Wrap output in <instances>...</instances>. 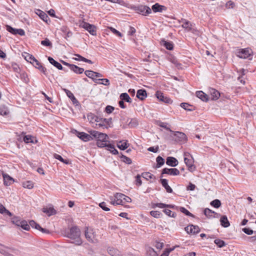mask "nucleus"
Instances as JSON below:
<instances>
[{"label": "nucleus", "mask_w": 256, "mask_h": 256, "mask_svg": "<svg viewBox=\"0 0 256 256\" xmlns=\"http://www.w3.org/2000/svg\"><path fill=\"white\" fill-rule=\"evenodd\" d=\"M65 236L68 238L73 240L72 242L80 246L82 244V240L80 238V231L77 226H74L66 232Z\"/></svg>", "instance_id": "nucleus-1"}, {"label": "nucleus", "mask_w": 256, "mask_h": 256, "mask_svg": "<svg viewBox=\"0 0 256 256\" xmlns=\"http://www.w3.org/2000/svg\"><path fill=\"white\" fill-rule=\"evenodd\" d=\"M184 161L188 167V170L189 171L192 172L195 170V166L194 165V158L188 152H184Z\"/></svg>", "instance_id": "nucleus-2"}, {"label": "nucleus", "mask_w": 256, "mask_h": 256, "mask_svg": "<svg viewBox=\"0 0 256 256\" xmlns=\"http://www.w3.org/2000/svg\"><path fill=\"white\" fill-rule=\"evenodd\" d=\"M84 234L86 238L89 242L92 243L98 242L96 235L92 228L86 227L85 230Z\"/></svg>", "instance_id": "nucleus-3"}, {"label": "nucleus", "mask_w": 256, "mask_h": 256, "mask_svg": "<svg viewBox=\"0 0 256 256\" xmlns=\"http://www.w3.org/2000/svg\"><path fill=\"white\" fill-rule=\"evenodd\" d=\"M79 26L84 28L88 32L92 35H96V27L94 25L90 24L88 22H85L84 20L80 21Z\"/></svg>", "instance_id": "nucleus-4"}, {"label": "nucleus", "mask_w": 256, "mask_h": 256, "mask_svg": "<svg viewBox=\"0 0 256 256\" xmlns=\"http://www.w3.org/2000/svg\"><path fill=\"white\" fill-rule=\"evenodd\" d=\"M252 50L249 48H241L237 52L236 56L240 58H247L251 56Z\"/></svg>", "instance_id": "nucleus-5"}, {"label": "nucleus", "mask_w": 256, "mask_h": 256, "mask_svg": "<svg viewBox=\"0 0 256 256\" xmlns=\"http://www.w3.org/2000/svg\"><path fill=\"white\" fill-rule=\"evenodd\" d=\"M112 124V118H100L98 124H96V126L99 128H108V127L110 126V124Z\"/></svg>", "instance_id": "nucleus-6"}, {"label": "nucleus", "mask_w": 256, "mask_h": 256, "mask_svg": "<svg viewBox=\"0 0 256 256\" xmlns=\"http://www.w3.org/2000/svg\"><path fill=\"white\" fill-rule=\"evenodd\" d=\"M180 174L179 170L176 168H164L162 170L161 177H162V175L164 174L176 176L179 175Z\"/></svg>", "instance_id": "nucleus-7"}, {"label": "nucleus", "mask_w": 256, "mask_h": 256, "mask_svg": "<svg viewBox=\"0 0 256 256\" xmlns=\"http://www.w3.org/2000/svg\"><path fill=\"white\" fill-rule=\"evenodd\" d=\"M174 138L176 142L180 143H184L186 141V136L182 132H175Z\"/></svg>", "instance_id": "nucleus-8"}, {"label": "nucleus", "mask_w": 256, "mask_h": 256, "mask_svg": "<svg viewBox=\"0 0 256 256\" xmlns=\"http://www.w3.org/2000/svg\"><path fill=\"white\" fill-rule=\"evenodd\" d=\"M156 96L160 101L164 102L166 104H172V100L168 97L166 96L164 94L160 91H157L156 92Z\"/></svg>", "instance_id": "nucleus-9"}, {"label": "nucleus", "mask_w": 256, "mask_h": 256, "mask_svg": "<svg viewBox=\"0 0 256 256\" xmlns=\"http://www.w3.org/2000/svg\"><path fill=\"white\" fill-rule=\"evenodd\" d=\"M114 198H118V200L120 201V205H123L125 202H132L130 198L122 193H116L114 194Z\"/></svg>", "instance_id": "nucleus-10"}, {"label": "nucleus", "mask_w": 256, "mask_h": 256, "mask_svg": "<svg viewBox=\"0 0 256 256\" xmlns=\"http://www.w3.org/2000/svg\"><path fill=\"white\" fill-rule=\"evenodd\" d=\"M181 21L183 22L182 26L186 31L194 32L196 30L193 27V24L188 20L186 19H182Z\"/></svg>", "instance_id": "nucleus-11"}, {"label": "nucleus", "mask_w": 256, "mask_h": 256, "mask_svg": "<svg viewBox=\"0 0 256 256\" xmlns=\"http://www.w3.org/2000/svg\"><path fill=\"white\" fill-rule=\"evenodd\" d=\"M8 252H13L15 254H18V250L12 248H9L4 245L0 244V253L6 256Z\"/></svg>", "instance_id": "nucleus-12"}, {"label": "nucleus", "mask_w": 256, "mask_h": 256, "mask_svg": "<svg viewBox=\"0 0 256 256\" xmlns=\"http://www.w3.org/2000/svg\"><path fill=\"white\" fill-rule=\"evenodd\" d=\"M76 132L77 133V136L80 140L84 142H88L93 140L92 136L84 132H78L76 130Z\"/></svg>", "instance_id": "nucleus-13"}, {"label": "nucleus", "mask_w": 256, "mask_h": 256, "mask_svg": "<svg viewBox=\"0 0 256 256\" xmlns=\"http://www.w3.org/2000/svg\"><path fill=\"white\" fill-rule=\"evenodd\" d=\"M185 230L188 234H198L200 232V229L198 226L190 225L185 228Z\"/></svg>", "instance_id": "nucleus-14"}, {"label": "nucleus", "mask_w": 256, "mask_h": 256, "mask_svg": "<svg viewBox=\"0 0 256 256\" xmlns=\"http://www.w3.org/2000/svg\"><path fill=\"white\" fill-rule=\"evenodd\" d=\"M138 12L144 16H146L151 13L152 10L148 6H142L138 8Z\"/></svg>", "instance_id": "nucleus-15"}, {"label": "nucleus", "mask_w": 256, "mask_h": 256, "mask_svg": "<svg viewBox=\"0 0 256 256\" xmlns=\"http://www.w3.org/2000/svg\"><path fill=\"white\" fill-rule=\"evenodd\" d=\"M166 164L172 167H174L178 165V162L177 159L174 157L168 156L166 160Z\"/></svg>", "instance_id": "nucleus-16"}, {"label": "nucleus", "mask_w": 256, "mask_h": 256, "mask_svg": "<svg viewBox=\"0 0 256 256\" xmlns=\"http://www.w3.org/2000/svg\"><path fill=\"white\" fill-rule=\"evenodd\" d=\"M2 177L4 184L6 186H10L14 181V179L10 176L8 174L3 173Z\"/></svg>", "instance_id": "nucleus-17"}, {"label": "nucleus", "mask_w": 256, "mask_h": 256, "mask_svg": "<svg viewBox=\"0 0 256 256\" xmlns=\"http://www.w3.org/2000/svg\"><path fill=\"white\" fill-rule=\"evenodd\" d=\"M34 66L38 69L40 72H42L44 74L46 75V68L43 66L42 64L37 60H34V62L32 64Z\"/></svg>", "instance_id": "nucleus-18"}, {"label": "nucleus", "mask_w": 256, "mask_h": 256, "mask_svg": "<svg viewBox=\"0 0 256 256\" xmlns=\"http://www.w3.org/2000/svg\"><path fill=\"white\" fill-rule=\"evenodd\" d=\"M64 91H65L67 96L71 100L73 104H75L76 106L78 105L79 102L77 100V99L75 98L74 94L70 90H68L65 89Z\"/></svg>", "instance_id": "nucleus-19"}, {"label": "nucleus", "mask_w": 256, "mask_h": 256, "mask_svg": "<svg viewBox=\"0 0 256 256\" xmlns=\"http://www.w3.org/2000/svg\"><path fill=\"white\" fill-rule=\"evenodd\" d=\"M160 182L162 186L166 189L167 192L172 193V189L168 184V180L166 179H161Z\"/></svg>", "instance_id": "nucleus-20"}, {"label": "nucleus", "mask_w": 256, "mask_h": 256, "mask_svg": "<svg viewBox=\"0 0 256 256\" xmlns=\"http://www.w3.org/2000/svg\"><path fill=\"white\" fill-rule=\"evenodd\" d=\"M87 117L88 120L90 121V123H96V124H98V121H99L100 118V117L97 116L92 113L88 114Z\"/></svg>", "instance_id": "nucleus-21"}, {"label": "nucleus", "mask_w": 256, "mask_h": 256, "mask_svg": "<svg viewBox=\"0 0 256 256\" xmlns=\"http://www.w3.org/2000/svg\"><path fill=\"white\" fill-rule=\"evenodd\" d=\"M147 96L146 92L145 90L140 89L137 91L136 97L140 100H144Z\"/></svg>", "instance_id": "nucleus-22"}, {"label": "nucleus", "mask_w": 256, "mask_h": 256, "mask_svg": "<svg viewBox=\"0 0 256 256\" xmlns=\"http://www.w3.org/2000/svg\"><path fill=\"white\" fill-rule=\"evenodd\" d=\"M48 60L49 62L53 65L56 68L59 70H63V67L62 64L58 62L49 56L48 58Z\"/></svg>", "instance_id": "nucleus-23"}, {"label": "nucleus", "mask_w": 256, "mask_h": 256, "mask_svg": "<svg viewBox=\"0 0 256 256\" xmlns=\"http://www.w3.org/2000/svg\"><path fill=\"white\" fill-rule=\"evenodd\" d=\"M129 146L130 144L128 143V142L126 140L120 141L117 144V146L122 150H126Z\"/></svg>", "instance_id": "nucleus-24"}, {"label": "nucleus", "mask_w": 256, "mask_h": 256, "mask_svg": "<svg viewBox=\"0 0 256 256\" xmlns=\"http://www.w3.org/2000/svg\"><path fill=\"white\" fill-rule=\"evenodd\" d=\"M108 252L111 256H122L118 250L112 247L108 248Z\"/></svg>", "instance_id": "nucleus-25"}, {"label": "nucleus", "mask_w": 256, "mask_h": 256, "mask_svg": "<svg viewBox=\"0 0 256 256\" xmlns=\"http://www.w3.org/2000/svg\"><path fill=\"white\" fill-rule=\"evenodd\" d=\"M128 122V126L130 128H134L136 127L138 124V120L136 118H129L127 120Z\"/></svg>", "instance_id": "nucleus-26"}, {"label": "nucleus", "mask_w": 256, "mask_h": 256, "mask_svg": "<svg viewBox=\"0 0 256 256\" xmlns=\"http://www.w3.org/2000/svg\"><path fill=\"white\" fill-rule=\"evenodd\" d=\"M24 141L26 143L36 144L37 142V140H36V138L34 136H32L31 135L25 136L24 138Z\"/></svg>", "instance_id": "nucleus-27"}, {"label": "nucleus", "mask_w": 256, "mask_h": 256, "mask_svg": "<svg viewBox=\"0 0 256 256\" xmlns=\"http://www.w3.org/2000/svg\"><path fill=\"white\" fill-rule=\"evenodd\" d=\"M220 224L224 228H228L230 226V222L226 216H222L220 219Z\"/></svg>", "instance_id": "nucleus-28"}, {"label": "nucleus", "mask_w": 256, "mask_h": 256, "mask_svg": "<svg viewBox=\"0 0 256 256\" xmlns=\"http://www.w3.org/2000/svg\"><path fill=\"white\" fill-rule=\"evenodd\" d=\"M214 213H215V212L208 208H206L204 210V214L208 218H214V216H215Z\"/></svg>", "instance_id": "nucleus-29"}, {"label": "nucleus", "mask_w": 256, "mask_h": 256, "mask_svg": "<svg viewBox=\"0 0 256 256\" xmlns=\"http://www.w3.org/2000/svg\"><path fill=\"white\" fill-rule=\"evenodd\" d=\"M196 96L204 102H206L208 100V96L202 91L196 92Z\"/></svg>", "instance_id": "nucleus-30"}, {"label": "nucleus", "mask_w": 256, "mask_h": 256, "mask_svg": "<svg viewBox=\"0 0 256 256\" xmlns=\"http://www.w3.org/2000/svg\"><path fill=\"white\" fill-rule=\"evenodd\" d=\"M36 14L40 16V18L43 20L44 22H47L48 20V16L44 12L41 10H38Z\"/></svg>", "instance_id": "nucleus-31"}, {"label": "nucleus", "mask_w": 256, "mask_h": 256, "mask_svg": "<svg viewBox=\"0 0 256 256\" xmlns=\"http://www.w3.org/2000/svg\"><path fill=\"white\" fill-rule=\"evenodd\" d=\"M164 6L162 5H160L156 3L152 6V9L154 12H162L164 9Z\"/></svg>", "instance_id": "nucleus-32"}, {"label": "nucleus", "mask_w": 256, "mask_h": 256, "mask_svg": "<svg viewBox=\"0 0 256 256\" xmlns=\"http://www.w3.org/2000/svg\"><path fill=\"white\" fill-rule=\"evenodd\" d=\"M85 74L89 78H92L94 82L98 83V80L94 78L95 72L92 70H86L84 72Z\"/></svg>", "instance_id": "nucleus-33"}, {"label": "nucleus", "mask_w": 256, "mask_h": 256, "mask_svg": "<svg viewBox=\"0 0 256 256\" xmlns=\"http://www.w3.org/2000/svg\"><path fill=\"white\" fill-rule=\"evenodd\" d=\"M70 70L77 74H82L84 72V69L83 68H80L74 64H73V66H72Z\"/></svg>", "instance_id": "nucleus-34"}, {"label": "nucleus", "mask_w": 256, "mask_h": 256, "mask_svg": "<svg viewBox=\"0 0 256 256\" xmlns=\"http://www.w3.org/2000/svg\"><path fill=\"white\" fill-rule=\"evenodd\" d=\"M42 211L49 216L56 214V210L52 207L44 208Z\"/></svg>", "instance_id": "nucleus-35"}, {"label": "nucleus", "mask_w": 256, "mask_h": 256, "mask_svg": "<svg viewBox=\"0 0 256 256\" xmlns=\"http://www.w3.org/2000/svg\"><path fill=\"white\" fill-rule=\"evenodd\" d=\"M210 92L213 100H216L220 96V93L219 92L214 88H212L210 90Z\"/></svg>", "instance_id": "nucleus-36"}, {"label": "nucleus", "mask_w": 256, "mask_h": 256, "mask_svg": "<svg viewBox=\"0 0 256 256\" xmlns=\"http://www.w3.org/2000/svg\"><path fill=\"white\" fill-rule=\"evenodd\" d=\"M0 213L5 216H11L12 214L1 204H0Z\"/></svg>", "instance_id": "nucleus-37"}, {"label": "nucleus", "mask_w": 256, "mask_h": 256, "mask_svg": "<svg viewBox=\"0 0 256 256\" xmlns=\"http://www.w3.org/2000/svg\"><path fill=\"white\" fill-rule=\"evenodd\" d=\"M120 97V99L124 101H125L129 103H131L132 102L131 98L130 97L128 94L126 92L121 94Z\"/></svg>", "instance_id": "nucleus-38"}, {"label": "nucleus", "mask_w": 256, "mask_h": 256, "mask_svg": "<svg viewBox=\"0 0 256 256\" xmlns=\"http://www.w3.org/2000/svg\"><path fill=\"white\" fill-rule=\"evenodd\" d=\"M142 176L146 180H149L150 179H153L154 180L156 179L155 176L149 172H142Z\"/></svg>", "instance_id": "nucleus-39"}, {"label": "nucleus", "mask_w": 256, "mask_h": 256, "mask_svg": "<svg viewBox=\"0 0 256 256\" xmlns=\"http://www.w3.org/2000/svg\"><path fill=\"white\" fill-rule=\"evenodd\" d=\"M106 149L108 150H109L113 154H118V153L117 150L115 148L114 146L110 144H108Z\"/></svg>", "instance_id": "nucleus-40"}, {"label": "nucleus", "mask_w": 256, "mask_h": 256, "mask_svg": "<svg viewBox=\"0 0 256 256\" xmlns=\"http://www.w3.org/2000/svg\"><path fill=\"white\" fill-rule=\"evenodd\" d=\"M156 207H158L160 208H173V206L170 204H166L163 203H156L152 205V208H155Z\"/></svg>", "instance_id": "nucleus-41"}, {"label": "nucleus", "mask_w": 256, "mask_h": 256, "mask_svg": "<svg viewBox=\"0 0 256 256\" xmlns=\"http://www.w3.org/2000/svg\"><path fill=\"white\" fill-rule=\"evenodd\" d=\"M156 166L157 168H159L164 165V160L160 156H158L156 158Z\"/></svg>", "instance_id": "nucleus-42"}, {"label": "nucleus", "mask_w": 256, "mask_h": 256, "mask_svg": "<svg viewBox=\"0 0 256 256\" xmlns=\"http://www.w3.org/2000/svg\"><path fill=\"white\" fill-rule=\"evenodd\" d=\"M180 106L184 109L188 111H192L194 110V106L188 103L182 102L180 104Z\"/></svg>", "instance_id": "nucleus-43"}, {"label": "nucleus", "mask_w": 256, "mask_h": 256, "mask_svg": "<svg viewBox=\"0 0 256 256\" xmlns=\"http://www.w3.org/2000/svg\"><path fill=\"white\" fill-rule=\"evenodd\" d=\"M108 136L106 134L102 132H99L97 138V141L107 140Z\"/></svg>", "instance_id": "nucleus-44"}, {"label": "nucleus", "mask_w": 256, "mask_h": 256, "mask_svg": "<svg viewBox=\"0 0 256 256\" xmlns=\"http://www.w3.org/2000/svg\"><path fill=\"white\" fill-rule=\"evenodd\" d=\"M22 186L28 189H32L34 187V183L32 181H26L22 182Z\"/></svg>", "instance_id": "nucleus-45"}, {"label": "nucleus", "mask_w": 256, "mask_h": 256, "mask_svg": "<svg viewBox=\"0 0 256 256\" xmlns=\"http://www.w3.org/2000/svg\"><path fill=\"white\" fill-rule=\"evenodd\" d=\"M9 113V111L6 106H0V114L2 116H6Z\"/></svg>", "instance_id": "nucleus-46"}, {"label": "nucleus", "mask_w": 256, "mask_h": 256, "mask_svg": "<svg viewBox=\"0 0 256 256\" xmlns=\"http://www.w3.org/2000/svg\"><path fill=\"white\" fill-rule=\"evenodd\" d=\"M148 256H159L158 254L152 248H148L147 250Z\"/></svg>", "instance_id": "nucleus-47"}, {"label": "nucleus", "mask_w": 256, "mask_h": 256, "mask_svg": "<svg viewBox=\"0 0 256 256\" xmlns=\"http://www.w3.org/2000/svg\"><path fill=\"white\" fill-rule=\"evenodd\" d=\"M24 58L28 62H30L31 64H33L34 62V60H36V59L32 55H30L28 53L26 54V56H24Z\"/></svg>", "instance_id": "nucleus-48"}, {"label": "nucleus", "mask_w": 256, "mask_h": 256, "mask_svg": "<svg viewBox=\"0 0 256 256\" xmlns=\"http://www.w3.org/2000/svg\"><path fill=\"white\" fill-rule=\"evenodd\" d=\"M110 204L114 206L120 204V201L118 200V198H115L114 196H110Z\"/></svg>", "instance_id": "nucleus-49"}, {"label": "nucleus", "mask_w": 256, "mask_h": 256, "mask_svg": "<svg viewBox=\"0 0 256 256\" xmlns=\"http://www.w3.org/2000/svg\"><path fill=\"white\" fill-rule=\"evenodd\" d=\"M210 204L215 208H218L221 206V202L219 200L216 199L212 201Z\"/></svg>", "instance_id": "nucleus-50"}, {"label": "nucleus", "mask_w": 256, "mask_h": 256, "mask_svg": "<svg viewBox=\"0 0 256 256\" xmlns=\"http://www.w3.org/2000/svg\"><path fill=\"white\" fill-rule=\"evenodd\" d=\"M108 140L103 141H96V146L100 148H106L108 144L107 143Z\"/></svg>", "instance_id": "nucleus-51"}, {"label": "nucleus", "mask_w": 256, "mask_h": 256, "mask_svg": "<svg viewBox=\"0 0 256 256\" xmlns=\"http://www.w3.org/2000/svg\"><path fill=\"white\" fill-rule=\"evenodd\" d=\"M22 220L20 219V217H14L12 220V222L16 226H20L21 224Z\"/></svg>", "instance_id": "nucleus-52"}, {"label": "nucleus", "mask_w": 256, "mask_h": 256, "mask_svg": "<svg viewBox=\"0 0 256 256\" xmlns=\"http://www.w3.org/2000/svg\"><path fill=\"white\" fill-rule=\"evenodd\" d=\"M150 214L155 218H160L162 216V213L158 210H152L150 212Z\"/></svg>", "instance_id": "nucleus-53"}, {"label": "nucleus", "mask_w": 256, "mask_h": 256, "mask_svg": "<svg viewBox=\"0 0 256 256\" xmlns=\"http://www.w3.org/2000/svg\"><path fill=\"white\" fill-rule=\"evenodd\" d=\"M121 159L124 162L128 164H132V160L130 158L127 157L126 156L122 155L121 156Z\"/></svg>", "instance_id": "nucleus-54"}, {"label": "nucleus", "mask_w": 256, "mask_h": 256, "mask_svg": "<svg viewBox=\"0 0 256 256\" xmlns=\"http://www.w3.org/2000/svg\"><path fill=\"white\" fill-rule=\"evenodd\" d=\"M20 226L26 230H28L30 229V225L25 220H22V222Z\"/></svg>", "instance_id": "nucleus-55"}, {"label": "nucleus", "mask_w": 256, "mask_h": 256, "mask_svg": "<svg viewBox=\"0 0 256 256\" xmlns=\"http://www.w3.org/2000/svg\"><path fill=\"white\" fill-rule=\"evenodd\" d=\"M164 46L167 50H172L174 48L172 43L170 42L164 41Z\"/></svg>", "instance_id": "nucleus-56"}, {"label": "nucleus", "mask_w": 256, "mask_h": 256, "mask_svg": "<svg viewBox=\"0 0 256 256\" xmlns=\"http://www.w3.org/2000/svg\"><path fill=\"white\" fill-rule=\"evenodd\" d=\"M214 242L219 248H222L226 245L225 242L220 239H216Z\"/></svg>", "instance_id": "nucleus-57"}, {"label": "nucleus", "mask_w": 256, "mask_h": 256, "mask_svg": "<svg viewBox=\"0 0 256 256\" xmlns=\"http://www.w3.org/2000/svg\"><path fill=\"white\" fill-rule=\"evenodd\" d=\"M180 210L186 216L192 217L194 216L193 214L192 213H190L188 210H186V208L184 207H180Z\"/></svg>", "instance_id": "nucleus-58"}, {"label": "nucleus", "mask_w": 256, "mask_h": 256, "mask_svg": "<svg viewBox=\"0 0 256 256\" xmlns=\"http://www.w3.org/2000/svg\"><path fill=\"white\" fill-rule=\"evenodd\" d=\"M54 158H56V159H57L58 160H59L61 162H62L64 164H68V161L66 160H64L61 156L58 154H54Z\"/></svg>", "instance_id": "nucleus-59"}, {"label": "nucleus", "mask_w": 256, "mask_h": 256, "mask_svg": "<svg viewBox=\"0 0 256 256\" xmlns=\"http://www.w3.org/2000/svg\"><path fill=\"white\" fill-rule=\"evenodd\" d=\"M28 224L30 225V226L36 230H38V228H40V225L36 223L34 220H30Z\"/></svg>", "instance_id": "nucleus-60"}, {"label": "nucleus", "mask_w": 256, "mask_h": 256, "mask_svg": "<svg viewBox=\"0 0 256 256\" xmlns=\"http://www.w3.org/2000/svg\"><path fill=\"white\" fill-rule=\"evenodd\" d=\"M163 212L168 216L174 218L176 216V214L174 212H172L170 210L168 209H165L163 210Z\"/></svg>", "instance_id": "nucleus-61"}, {"label": "nucleus", "mask_w": 256, "mask_h": 256, "mask_svg": "<svg viewBox=\"0 0 256 256\" xmlns=\"http://www.w3.org/2000/svg\"><path fill=\"white\" fill-rule=\"evenodd\" d=\"M99 206L104 211L110 210V208L106 206V204L104 202L100 203Z\"/></svg>", "instance_id": "nucleus-62"}, {"label": "nucleus", "mask_w": 256, "mask_h": 256, "mask_svg": "<svg viewBox=\"0 0 256 256\" xmlns=\"http://www.w3.org/2000/svg\"><path fill=\"white\" fill-rule=\"evenodd\" d=\"M6 30L10 32V33L13 34H16V28H12V26L7 25L6 26Z\"/></svg>", "instance_id": "nucleus-63"}, {"label": "nucleus", "mask_w": 256, "mask_h": 256, "mask_svg": "<svg viewBox=\"0 0 256 256\" xmlns=\"http://www.w3.org/2000/svg\"><path fill=\"white\" fill-rule=\"evenodd\" d=\"M174 248L166 249L160 256H168L170 253L174 250Z\"/></svg>", "instance_id": "nucleus-64"}]
</instances>
